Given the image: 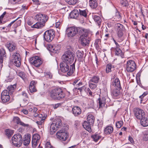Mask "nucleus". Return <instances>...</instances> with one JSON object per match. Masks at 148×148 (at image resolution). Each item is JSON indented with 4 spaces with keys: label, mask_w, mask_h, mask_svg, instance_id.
Wrapping results in <instances>:
<instances>
[{
    "label": "nucleus",
    "mask_w": 148,
    "mask_h": 148,
    "mask_svg": "<svg viewBox=\"0 0 148 148\" xmlns=\"http://www.w3.org/2000/svg\"><path fill=\"white\" fill-rule=\"evenodd\" d=\"M70 64L63 62L60 63V66L61 71L63 73L67 72V75L70 76L72 75L75 70V65L74 63L70 65L69 68Z\"/></svg>",
    "instance_id": "obj_1"
},
{
    "label": "nucleus",
    "mask_w": 148,
    "mask_h": 148,
    "mask_svg": "<svg viewBox=\"0 0 148 148\" xmlns=\"http://www.w3.org/2000/svg\"><path fill=\"white\" fill-rule=\"evenodd\" d=\"M65 94L62 89L59 88H56L53 89L51 92V97L54 100H59L65 97Z\"/></svg>",
    "instance_id": "obj_2"
},
{
    "label": "nucleus",
    "mask_w": 148,
    "mask_h": 148,
    "mask_svg": "<svg viewBox=\"0 0 148 148\" xmlns=\"http://www.w3.org/2000/svg\"><path fill=\"white\" fill-rule=\"evenodd\" d=\"M74 58L73 53L70 51H68L65 54L62 56V59L63 62L70 64L73 62Z\"/></svg>",
    "instance_id": "obj_3"
},
{
    "label": "nucleus",
    "mask_w": 148,
    "mask_h": 148,
    "mask_svg": "<svg viewBox=\"0 0 148 148\" xmlns=\"http://www.w3.org/2000/svg\"><path fill=\"white\" fill-rule=\"evenodd\" d=\"M61 120L60 119H57L54 120L51 124L50 127V133L53 134L62 125Z\"/></svg>",
    "instance_id": "obj_4"
},
{
    "label": "nucleus",
    "mask_w": 148,
    "mask_h": 148,
    "mask_svg": "<svg viewBox=\"0 0 148 148\" xmlns=\"http://www.w3.org/2000/svg\"><path fill=\"white\" fill-rule=\"evenodd\" d=\"M45 40L48 42L51 41L55 36V32L53 29H50L46 31L43 35Z\"/></svg>",
    "instance_id": "obj_5"
},
{
    "label": "nucleus",
    "mask_w": 148,
    "mask_h": 148,
    "mask_svg": "<svg viewBox=\"0 0 148 148\" xmlns=\"http://www.w3.org/2000/svg\"><path fill=\"white\" fill-rule=\"evenodd\" d=\"M12 143L15 146L19 147L22 144V137L21 134H17L14 135L12 138Z\"/></svg>",
    "instance_id": "obj_6"
},
{
    "label": "nucleus",
    "mask_w": 148,
    "mask_h": 148,
    "mask_svg": "<svg viewBox=\"0 0 148 148\" xmlns=\"http://www.w3.org/2000/svg\"><path fill=\"white\" fill-rule=\"evenodd\" d=\"M12 61L14 64L17 67H19L21 65V57L18 52L13 53L11 57Z\"/></svg>",
    "instance_id": "obj_7"
},
{
    "label": "nucleus",
    "mask_w": 148,
    "mask_h": 148,
    "mask_svg": "<svg viewBox=\"0 0 148 148\" xmlns=\"http://www.w3.org/2000/svg\"><path fill=\"white\" fill-rule=\"evenodd\" d=\"M135 116L138 119L141 120L145 117V113L143 110L138 108H135L134 110Z\"/></svg>",
    "instance_id": "obj_8"
},
{
    "label": "nucleus",
    "mask_w": 148,
    "mask_h": 148,
    "mask_svg": "<svg viewBox=\"0 0 148 148\" xmlns=\"http://www.w3.org/2000/svg\"><path fill=\"white\" fill-rule=\"evenodd\" d=\"M88 33H86L80 36L81 44L83 46H88L89 43L90 39L88 37Z\"/></svg>",
    "instance_id": "obj_9"
},
{
    "label": "nucleus",
    "mask_w": 148,
    "mask_h": 148,
    "mask_svg": "<svg viewBox=\"0 0 148 148\" xmlns=\"http://www.w3.org/2000/svg\"><path fill=\"white\" fill-rule=\"evenodd\" d=\"M136 68V64L133 60H128L126 64V69L128 72H132Z\"/></svg>",
    "instance_id": "obj_10"
},
{
    "label": "nucleus",
    "mask_w": 148,
    "mask_h": 148,
    "mask_svg": "<svg viewBox=\"0 0 148 148\" xmlns=\"http://www.w3.org/2000/svg\"><path fill=\"white\" fill-rule=\"evenodd\" d=\"M48 18V16L44 14L39 13L35 17V19L45 24Z\"/></svg>",
    "instance_id": "obj_11"
},
{
    "label": "nucleus",
    "mask_w": 148,
    "mask_h": 148,
    "mask_svg": "<svg viewBox=\"0 0 148 148\" xmlns=\"http://www.w3.org/2000/svg\"><path fill=\"white\" fill-rule=\"evenodd\" d=\"M58 138L63 141L66 140L68 137V134L64 131L61 130L58 132L56 134Z\"/></svg>",
    "instance_id": "obj_12"
},
{
    "label": "nucleus",
    "mask_w": 148,
    "mask_h": 148,
    "mask_svg": "<svg viewBox=\"0 0 148 148\" xmlns=\"http://www.w3.org/2000/svg\"><path fill=\"white\" fill-rule=\"evenodd\" d=\"M66 34L69 37L74 36L77 34V28L71 27L67 28L66 30Z\"/></svg>",
    "instance_id": "obj_13"
},
{
    "label": "nucleus",
    "mask_w": 148,
    "mask_h": 148,
    "mask_svg": "<svg viewBox=\"0 0 148 148\" xmlns=\"http://www.w3.org/2000/svg\"><path fill=\"white\" fill-rule=\"evenodd\" d=\"M30 62L31 63L37 67H38L42 62L41 59L38 56L32 58L30 59Z\"/></svg>",
    "instance_id": "obj_14"
},
{
    "label": "nucleus",
    "mask_w": 148,
    "mask_h": 148,
    "mask_svg": "<svg viewBox=\"0 0 148 148\" xmlns=\"http://www.w3.org/2000/svg\"><path fill=\"white\" fill-rule=\"evenodd\" d=\"M47 49L50 51L54 53H57L60 49V46L57 45H49L47 47Z\"/></svg>",
    "instance_id": "obj_15"
},
{
    "label": "nucleus",
    "mask_w": 148,
    "mask_h": 148,
    "mask_svg": "<svg viewBox=\"0 0 148 148\" xmlns=\"http://www.w3.org/2000/svg\"><path fill=\"white\" fill-rule=\"evenodd\" d=\"M6 46L10 52H12L16 49V45L12 41L7 42Z\"/></svg>",
    "instance_id": "obj_16"
},
{
    "label": "nucleus",
    "mask_w": 148,
    "mask_h": 148,
    "mask_svg": "<svg viewBox=\"0 0 148 148\" xmlns=\"http://www.w3.org/2000/svg\"><path fill=\"white\" fill-rule=\"evenodd\" d=\"M40 138V136L38 134H35L33 135L32 140V146L33 147H35L37 146Z\"/></svg>",
    "instance_id": "obj_17"
},
{
    "label": "nucleus",
    "mask_w": 148,
    "mask_h": 148,
    "mask_svg": "<svg viewBox=\"0 0 148 148\" xmlns=\"http://www.w3.org/2000/svg\"><path fill=\"white\" fill-rule=\"evenodd\" d=\"M115 27L118 36L119 38L121 37L123 35V26L120 23H117Z\"/></svg>",
    "instance_id": "obj_18"
},
{
    "label": "nucleus",
    "mask_w": 148,
    "mask_h": 148,
    "mask_svg": "<svg viewBox=\"0 0 148 148\" xmlns=\"http://www.w3.org/2000/svg\"><path fill=\"white\" fill-rule=\"evenodd\" d=\"M72 112L75 116H77L81 114L82 110L79 107L75 106L72 108Z\"/></svg>",
    "instance_id": "obj_19"
},
{
    "label": "nucleus",
    "mask_w": 148,
    "mask_h": 148,
    "mask_svg": "<svg viewBox=\"0 0 148 148\" xmlns=\"http://www.w3.org/2000/svg\"><path fill=\"white\" fill-rule=\"evenodd\" d=\"M36 83V82L34 81H32L31 82L29 87V89L30 92L32 93L37 91V90L35 87V85Z\"/></svg>",
    "instance_id": "obj_20"
},
{
    "label": "nucleus",
    "mask_w": 148,
    "mask_h": 148,
    "mask_svg": "<svg viewBox=\"0 0 148 148\" xmlns=\"http://www.w3.org/2000/svg\"><path fill=\"white\" fill-rule=\"evenodd\" d=\"M13 121L14 122L17 124L23 126L24 127H28L29 125L28 124H26L21 121L19 117L17 116L14 117L13 118Z\"/></svg>",
    "instance_id": "obj_21"
},
{
    "label": "nucleus",
    "mask_w": 148,
    "mask_h": 148,
    "mask_svg": "<svg viewBox=\"0 0 148 148\" xmlns=\"http://www.w3.org/2000/svg\"><path fill=\"white\" fill-rule=\"evenodd\" d=\"M31 140V135L30 134H28L26 136H25V137L23 140V143L24 145H28L29 143Z\"/></svg>",
    "instance_id": "obj_22"
},
{
    "label": "nucleus",
    "mask_w": 148,
    "mask_h": 148,
    "mask_svg": "<svg viewBox=\"0 0 148 148\" xmlns=\"http://www.w3.org/2000/svg\"><path fill=\"white\" fill-rule=\"evenodd\" d=\"M99 108L102 107L104 106L106 104V99L104 97L101 98H99L98 99Z\"/></svg>",
    "instance_id": "obj_23"
},
{
    "label": "nucleus",
    "mask_w": 148,
    "mask_h": 148,
    "mask_svg": "<svg viewBox=\"0 0 148 148\" xmlns=\"http://www.w3.org/2000/svg\"><path fill=\"white\" fill-rule=\"evenodd\" d=\"M112 86L117 88H119L121 87L120 81L118 78H116L114 81H113L111 84Z\"/></svg>",
    "instance_id": "obj_24"
},
{
    "label": "nucleus",
    "mask_w": 148,
    "mask_h": 148,
    "mask_svg": "<svg viewBox=\"0 0 148 148\" xmlns=\"http://www.w3.org/2000/svg\"><path fill=\"white\" fill-rule=\"evenodd\" d=\"M45 25V24L39 21H38V22H37L35 24L32 25L31 26V27L32 28L41 29Z\"/></svg>",
    "instance_id": "obj_25"
},
{
    "label": "nucleus",
    "mask_w": 148,
    "mask_h": 148,
    "mask_svg": "<svg viewBox=\"0 0 148 148\" xmlns=\"http://www.w3.org/2000/svg\"><path fill=\"white\" fill-rule=\"evenodd\" d=\"M5 52L3 49H0V64H2L3 62L4 58L5 57Z\"/></svg>",
    "instance_id": "obj_26"
},
{
    "label": "nucleus",
    "mask_w": 148,
    "mask_h": 148,
    "mask_svg": "<svg viewBox=\"0 0 148 148\" xmlns=\"http://www.w3.org/2000/svg\"><path fill=\"white\" fill-rule=\"evenodd\" d=\"M113 130V127L111 126H108L105 129L104 132L106 134H111Z\"/></svg>",
    "instance_id": "obj_27"
},
{
    "label": "nucleus",
    "mask_w": 148,
    "mask_h": 148,
    "mask_svg": "<svg viewBox=\"0 0 148 148\" xmlns=\"http://www.w3.org/2000/svg\"><path fill=\"white\" fill-rule=\"evenodd\" d=\"M79 15V12L76 10L71 11L70 14V16L71 18H76Z\"/></svg>",
    "instance_id": "obj_28"
},
{
    "label": "nucleus",
    "mask_w": 148,
    "mask_h": 148,
    "mask_svg": "<svg viewBox=\"0 0 148 148\" xmlns=\"http://www.w3.org/2000/svg\"><path fill=\"white\" fill-rule=\"evenodd\" d=\"M91 125L88 121H85L83 123V126L87 131L89 132H91V129L90 125Z\"/></svg>",
    "instance_id": "obj_29"
},
{
    "label": "nucleus",
    "mask_w": 148,
    "mask_h": 148,
    "mask_svg": "<svg viewBox=\"0 0 148 148\" xmlns=\"http://www.w3.org/2000/svg\"><path fill=\"white\" fill-rule=\"evenodd\" d=\"M99 76L95 75L91 78L89 81L97 84L99 82Z\"/></svg>",
    "instance_id": "obj_30"
},
{
    "label": "nucleus",
    "mask_w": 148,
    "mask_h": 148,
    "mask_svg": "<svg viewBox=\"0 0 148 148\" xmlns=\"http://www.w3.org/2000/svg\"><path fill=\"white\" fill-rule=\"evenodd\" d=\"M89 3L90 6L92 8H95L97 6L98 4L96 0H89Z\"/></svg>",
    "instance_id": "obj_31"
},
{
    "label": "nucleus",
    "mask_w": 148,
    "mask_h": 148,
    "mask_svg": "<svg viewBox=\"0 0 148 148\" xmlns=\"http://www.w3.org/2000/svg\"><path fill=\"white\" fill-rule=\"evenodd\" d=\"M94 117L91 114H89L87 117V120L88 122L89 123L90 125H92L94 122Z\"/></svg>",
    "instance_id": "obj_32"
},
{
    "label": "nucleus",
    "mask_w": 148,
    "mask_h": 148,
    "mask_svg": "<svg viewBox=\"0 0 148 148\" xmlns=\"http://www.w3.org/2000/svg\"><path fill=\"white\" fill-rule=\"evenodd\" d=\"M140 123L143 127H147L148 126V119L145 117L142 119L140 120Z\"/></svg>",
    "instance_id": "obj_33"
},
{
    "label": "nucleus",
    "mask_w": 148,
    "mask_h": 148,
    "mask_svg": "<svg viewBox=\"0 0 148 148\" xmlns=\"http://www.w3.org/2000/svg\"><path fill=\"white\" fill-rule=\"evenodd\" d=\"M92 17L95 21L96 22L98 25L100 26L101 22V19L100 17L96 15H93Z\"/></svg>",
    "instance_id": "obj_34"
},
{
    "label": "nucleus",
    "mask_w": 148,
    "mask_h": 148,
    "mask_svg": "<svg viewBox=\"0 0 148 148\" xmlns=\"http://www.w3.org/2000/svg\"><path fill=\"white\" fill-rule=\"evenodd\" d=\"M76 53L78 59L81 60V59L83 58L84 56V53L83 51L78 50L76 52Z\"/></svg>",
    "instance_id": "obj_35"
},
{
    "label": "nucleus",
    "mask_w": 148,
    "mask_h": 148,
    "mask_svg": "<svg viewBox=\"0 0 148 148\" xmlns=\"http://www.w3.org/2000/svg\"><path fill=\"white\" fill-rule=\"evenodd\" d=\"M16 87V86L15 84L8 86V89L9 90V93L10 94H12Z\"/></svg>",
    "instance_id": "obj_36"
},
{
    "label": "nucleus",
    "mask_w": 148,
    "mask_h": 148,
    "mask_svg": "<svg viewBox=\"0 0 148 148\" xmlns=\"http://www.w3.org/2000/svg\"><path fill=\"white\" fill-rule=\"evenodd\" d=\"M77 34L82 35L85 34L86 33H87L86 30L82 28H77Z\"/></svg>",
    "instance_id": "obj_37"
},
{
    "label": "nucleus",
    "mask_w": 148,
    "mask_h": 148,
    "mask_svg": "<svg viewBox=\"0 0 148 148\" xmlns=\"http://www.w3.org/2000/svg\"><path fill=\"white\" fill-rule=\"evenodd\" d=\"M46 118V117H44L41 119L40 121H37L36 122V123L38 124L39 128H41V126L44 123V121Z\"/></svg>",
    "instance_id": "obj_38"
},
{
    "label": "nucleus",
    "mask_w": 148,
    "mask_h": 148,
    "mask_svg": "<svg viewBox=\"0 0 148 148\" xmlns=\"http://www.w3.org/2000/svg\"><path fill=\"white\" fill-rule=\"evenodd\" d=\"M90 81L88 82V84L90 88L92 90H94L97 87V84L92 83Z\"/></svg>",
    "instance_id": "obj_39"
},
{
    "label": "nucleus",
    "mask_w": 148,
    "mask_h": 148,
    "mask_svg": "<svg viewBox=\"0 0 148 148\" xmlns=\"http://www.w3.org/2000/svg\"><path fill=\"white\" fill-rule=\"evenodd\" d=\"M16 73L18 76L20 77L23 80H25L26 77L25 74L24 73L20 71H18Z\"/></svg>",
    "instance_id": "obj_40"
},
{
    "label": "nucleus",
    "mask_w": 148,
    "mask_h": 148,
    "mask_svg": "<svg viewBox=\"0 0 148 148\" xmlns=\"http://www.w3.org/2000/svg\"><path fill=\"white\" fill-rule=\"evenodd\" d=\"M112 94L114 97H118L120 94L119 90L117 88L114 89L113 90Z\"/></svg>",
    "instance_id": "obj_41"
},
{
    "label": "nucleus",
    "mask_w": 148,
    "mask_h": 148,
    "mask_svg": "<svg viewBox=\"0 0 148 148\" xmlns=\"http://www.w3.org/2000/svg\"><path fill=\"white\" fill-rule=\"evenodd\" d=\"M5 134L9 138L11 137L14 131L9 129L6 130L5 131Z\"/></svg>",
    "instance_id": "obj_42"
},
{
    "label": "nucleus",
    "mask_w": 148,
    "mask_h": 148,
    "mask_svg": "<svg viewBox=\"0 0 148 148\" xmlns=\"http://www.w3.org/2000/svg\"><path fill=\"white\" fill-rule=\"evenodd\" d=\"M1 99L3 102L6 103L9 100L10 96H5L1 97Z\"/></svg>",
    "instance_id": "obj_43"
},
{
    "label": "nucleus",
    "mask_w": 148,
    "mask_h": 148,
    "mask_svg": "<svg viewBox=\"0 0 148 148\" xmlns=\"http://www.w3.org/2000/svg\"><path fill=\"white\" fill-rule=\"evenodd\" d=\"M115 55L120 56L122 58L124 57V54L121 50H119V51H115Z\"/></svg>",
    "instance_id": "obj_44"
},
{
    "label": "nucleus",
    "mask_w": 148,
    "mask_h": 148,
    "mask_svg": "<svg viewBox=\"0 0 148 148\" xmlns=\"http://www.w3.org/2000/svg\"><path fill=\"white\" fill-rule=\"evenodd\" d=\"M69 4L74 5L76 3L77 0H65Z\"/></svg>",
    "instance_id": "obj_45"
},
{
    "label": "nucleus",
    "mask_w": 148,
    "mask_h": 148,
    "mask_svg": "<svg viewBox=\"0 0 148 148\" xmlns=\"http://www.w3.org/2000/svg\"><path fill=\"white\" fill-rule=\"evenodd\" d=\"M79 11L80 15L83 16L85 17H86L87 14L86 10H82L80 9H79Z\"/></svg>",
    "instance_id": "obj_46"
},
{
    "label": "nucleus",
    "mask_w": 148,
    "mask_h": 148,
    "mask_svg": "<svg viewBox=\"0 0 148 148\" xmlns=\"http://www.w3.org/2000/svg\"><path fill=\"white\" fill-rule=\"evenodd\" d=\"M92 138L95 141L97 142L101 138V137L98 134H95L92 136Z\"/></svg>",
    "instance_id": "obj_47"
},
{
    "label": "nucleus",
    "mask_w": 148,
    "mask_h": 148,
    "mask_svg": "<svg viewBox=\"0 0 148 148\" xmlns=\"http://www.w3.org/2000/svg\"><path fill=\"white\" fill-rule=\"evenodd\" d=\"M112 67V65L111 64H108L107 65L106 68V73H108L111 72Z\"/></svg>",
    "instance_id": "obj_48"
},
{
    "label": "nucleus",
    "mask_w": 148,
    "mask_h": 148,
    "mask_svg": "<svg viewBox=\"0 0 148 148\" xmlns=\"http://www.w3.org/2000/svg\"><path fill=\"white\" fill-rule=\"evenodd\" d=\"M115 18L117 20H119L121 19V17L119 12H116V13Z\"/></svg>",
    "instance_id": "obj_49"
},
{
    "label": "nucleus",
    "mask_w": 148,
    "mask_h": 148,
    "mask_svg": "<svg viewBox=\"0 0 148 148\" xmlns=\"http://www.w3.org/2000/svg\"><path fill=\"white\" fill-rule=\"evenodd\" d=\"M123 122L122 121H118L116 123V127L118 128H120L123 125Z\"/></svg>",
    "instance_id": "obj_50"
},
{
    "label": "nucleus",
    "mask_w": 148,
    "mask_h": 148,
    "mask_svg": "<svg viewBox=\"0 0 148 148\" xmlns=\"http://www.w3.org/2000/svg\"><path fill=\"white\" fill-rule=\"evenodd\" d=\"M121 3L125 7L127 6L128 5V2L126 0H121Z\"/></svg>",
    "instance_id": "obj_51"
},
{
    "label": "nucleus",
    "mask_w": 148,
    "mask_h": 148,
    "mask_svg": "<svg viewBox=\"0 0 148 148\" xmlns=\"http://www.w3.org/2000/svg\"><path fill=\"white\" fill-rule=\"evenodd\" d=\"M101 40L100 39H97L95 42V44L96 47L97 48L99 47V44L100 43Z\"/></svg>",
    "instance_id": "obj_52"
},
{
    "label": "nucleus",
    "mask_w": 148,
    "mask_h": 148,
    "mask_svg": "<svg viewBox=\"0 0 148 148\" xmlns=\"http://www.w3.org/2000/svg\"><path fill=\"white\" fill-rule=\"evenodd\" d=\"M143 139L145 141L148 140V131L145 132L144 133Z\"/></svg>",
    "instance_id": "obj_53"
},
{
    "label": "nucleus",
    "mask_w": 148,
    "mask_h": 148,
    "mask_svg": "<svg viewBox=\"0 0 148 148\" xmlns=\"http://www.w3.org/2000/svg\"><path fill=\"white\" fill-rule=\"evenodd\" d=\"M9 92H8L7 90H4L1 93V97L9 96Z\"/></svg>",
    "instance_id": "obj_54"
},
{
    "label": "nucleus",
    "mask_w": 148,
    "mask_h": 148,
    "mask_svg": "<svg viewBox=\"0 0 148 148\" xmlns=\"http://www.w3.org/2000/svg\"><path fill=\"white\" fill-rule=\"evenodd\" d=\"M22 95L24 97V100H25V101H27L28 98L27 93H26L25 92H22Z\"/></svg>",
    "instance_id": "obj_55"
},
{
    "label": "nucleus",
    "mask_w": 148,
    "mask_h": 148,
    "mask_svg": "<svg viewBox=\"0 0 148 148\" xmlns=\"http://www.w3.org/2000/svg\"><path fill=\"white\" fill-rule=\"evenodd\" d=\"M45 148H54L51 146L49 142H47L45 145Z\"/></svg>",
    "instance_id": "obj_56"
},
{
    "label": "nucleus",
    "mask_w": 148,
    "mask_h": 148,
    "mask_svg": "<svg viewBox=\"0 0 148 148\" xmlns=\"http://www.w3.org/2000/svg\"><path fill=\"white\" fill-rule=\"evenodd\" d=\"M21 0H9V2L12 4H14L19 2Z\"/></svg>",
    "instance_id": "obj_57"
},
{
    "label": "nucleus",
    "mask_w": 148,
    "mask_h": 148,
    "mask_svg": "<svg viewBox=\"0 0 148 148\" xmlns=\"http://www.w3.org/2000/svg\"><path fill=\"white\" fill-rule=\"evenodd\" d=\"M21 23V20H19L17 21L15 24H14V25L15 26V27L16 28L17 26H19L20 25Z\"/></svg>",
    "instance_id": "obj_58"
},
{
    "label": "nucleus",
    "mask_w": 148,
    "mask_h": 148,
    "mask_svg": "<svg viewBox=\"0 0 148 148\" xmlns=\"http://www.w3.org/2000/svg\"><path fill=\"white\" fill-rule=\"evenodd\" d=\"M86 87L85 86H83L79 88L78 89L79 90L80 92H82L84 91H85Z\"/></svg>",
    "instance_id": "obj_59"
},
{
    "label": "nucleus",
    "mask_w": 148,
    "mask_h": 148,
    "mask_svg": "<svg viewBox=\"0 0 148 148\" xmlns=\"http://www.w3.org/2000/svg\"><path fill=\"white\" fill-rule=\"evenodd\" d=\"M147 94V93L146 92H144L142 95L139 96V98L140 99L143 98L144 97L146 96Z\"/></svg>",
    "instance_id": "obj_60"
},
{
    "label": "nucleus",
    "mask_w": 148,
    "mask_h": 148,
    "mask_svg": "<svg viewBox=\"0 0 148 148\" xmlns=\"http://www.w3.org/2000/svg\"><path fill=\"white\" fill-rule=\"evenodd\" d=\"M61 105V104L60 103H57L55 105L53 106V108L54 109H56L58 108L59 106Z\"/></svg>",
    "instance_id": "obj_61"
},
{
    "label": "nucleus",
    "mask_w": 148,
    "mask_h": 148,
    "mask_svg": "<svg viewBox=\"0 0 148 148\" xmlns=\"http://www.w3.org/2000/svg\"><path fill=\"white\" fill-rule=\"evenodd\" d=\"M61 23L60 21L56 22V27L58 28L60 25Z\"/></svg>",
    "instance_id": "obj_62"
},
{
    "label": "nucleus",
    "mask_w": 148,
    "mask_h": 148,
    "mask_svg": "<svg viewBox=\"0 0 148 148\" xmlns=\"http://www.w3.org/2000/svg\"><path fill=\"white\" fill-rule=\"evenodd\" d=\"M80 79L79 78H77L75 79L74 82V84H75L77 83H78V82H79V81L80 80Z\"/></svg>",
    "instance_id": "obj_63"
},
{
    "label": "nucleus",
    "mask_w": 148,
    "mask_h": 148,
    "mask_svg": "<svg viewBox=\"0 0 148 148\" xmlns=\"http://www.w3.org/2000/svg\"><path fill=\"white\" fill-rule=\"evenodd\" d=\"M23 113L25 114H28V112L27 110L23 109L22 111Z\"/></svg>",
    "instance_id": "obj_64"
}]
</instances>
